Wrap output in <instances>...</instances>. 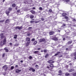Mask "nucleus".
<instances>
[{"mask_svg": "<svg viewBox=\"0 0 76 76\" xmlns=\"http://www.w3.org/2000/svg\"><path fill=\"white\" fill-rule=\"evenodd\" d=\"M6 42V38H5L4 40H2V41L0 42V45H1L2 46L3 45V44H5Z\"/></svg>", "mask_w": 76, "mask_h": 76, "instance_id": "nucleus-1", "label": "nucleus"}, {"mask_svg": "<svg viewBox=\"0 0 76 76\" xmlns=\"http://www.w3.org/2000/svg\"><path fill=\"white\" fill-rule=\"evenodd\" d=\"M15 29H18L19 30L22 29V26H21L20 27H19V26L16 27L15 28Z\"/></svg>", "mask_w": 76, "mask_h": 76, "instance_id": "nucleus-2", "label": "nucleus"}, {"mask_svg": "<svg viewBox=\"0 0 76 76\" xmlns=\"http://www.w3.org/2000/svg\"><path fill=\"white\" fill-rule=\"evenodd\" d=\"M29 70H30V71H31L32 70V72H34L35 71V70L33 68H31L29 69Z\"/></svg>", "mask_w": 76, "mask_h": 76, "instance_id": "nucleus-3", "label": "nucleus"}, {"mask_svg": "<svg viewBox=\"0 0 76 76\" xmlns=\"http://www.w3.org/2000/svg\"><path fill=\"white\" fill-rule=\"evenodd\" d=\"M16 73H19L21 72V70H19V69H17L15 70Z\"/></svg>", "mask_w": 76, "mask_h": 76, "instance_id": "nucleus-4", "label": "nucleus"}, {"mask_svg": "<svg viewBox=\"0 0 76 76\" xmlns=\"http://www.w3.org/2000/svg\"><path fill=\"white\" fill-rule=\"evenodd\" d=\"M0 36L1 39H3V38H4V35H3V33L1 34Z\"/></svg>", "mask_w": 76, "mask_h": 76, "instance_id": "nucleus-5", "label": "nucleus"}, {"mask_svg": "<svg viewBox=\"0 0 76 76\" xmlns=\"http://www.w3.org/2000/svg\"><path fill=\"white\" fill-rule=\"evenodd\" d=\"M53 40H54V41H57L58 40V39L56 37H53L52 38Z\"/></svg>", "mask_w": 76, "mask_h": 76, "instance_id": "nucleus-6", "label": "nucleus"}, {"mask_svg": "<svg viewBox=\"0 0 76 76\" xmlns=\"http://www.w3.org/2000/svg\"><path fill=\"white\" fill-rule=\"evenodd\" d=\"M65 1L66 2V4L68 3V4H70L69 3H70V0H65Z\"/></svg>", "mask_w": 76, "mask_h": 76, "instance_id": "nucleus-7", "label": "nucleus"}, {"mask_svg": "<svg viewBox=\"0 0 76 76\" xmlns=\"http://www.w3.org/2000/svg\"><path fill=\"white\" fill-rule=\"evenodd\" d=\"M48 62L49 63L52 64L54 62L52 60H50L48 61Z\"/></svg>", "mask_w": 76, "mask_h": 76, "instance_id": "nucleus-8", "label": "nucleus"}, {"mask_svg": "<svg viewBox=\"0 0 76 76\" xmlns=\"http://www.w3.org/2000/svg\"><path fill=\"white\" fill-rule=\"evenodd\" d=\"M30 12H31L32 14H35V12L34 10H32L30 11Z\"/></svg>", "mask_w": 76, "mask_h": 76, "instance_id": "nucleus-9", "label": "nucleus"}, {"mask_svg": "<svg viewBox=\"0 0 76 76\" xmlns=\"http://www.w3.org/2000/svg\"><path fill=\"white\" fill-rule=\"evenodd\" d=\"M54 33V31H50L49 33V34L50 35H53V34Z\"/></svg>", "mask_w": 76, "mask_h": 76, "instance_id": "nucleus-10", "label": "nucleus"}, {"mask_svg": "<svg viewBox=\"0 0 76 76\" xmlns=\"http://www.w3.org/2000/svg\"><path fill=\"white\" fill-rule=\"evenodd\" d=\"M44 41H45V39H40L39 42H42Z\"/></svg>", "mask_w": 76, "mask_h": 76, "instance_id": "nucleus-11", "label": "nucleus"}, {"mask_svg": "<svg viewBox=\"0 0 76 76\" xmlns=\"http://www.w3.org/2000/svg\"><path fill=\"white\" fill-rule=\"evenodd\" d=\"M38 53H39V51H35L34 52V53L36 54H38Z\"/></svg>", "mask_w": 76, "mask_h": 76, "instance_id": "nucleus-12", "label": "nucleus"}, {"mask_svg": "<svg viewBox=\"0 0 76 76\" xmlns=\"http://www.w3.org/2000/svg\"><path fill=\"white\" fill-rule=\"evenodd\" d=\"M66 15H67V14L66 13H64L62 14V16H66Z\"/></svg>", "mask_w": 76, "mask_h": 76, "instance_id": "nucleus-13", "label": "nucleus"}, {"mask_svg": "<svg viewBox=\"0 0 76 76\" xmlns=\"http://www.w3.org/2000/svg\"><path fill=\"white\" fill-rule=\"evenodd\" d=\"M30 43V41L27 42V43L26 44V46H28L29 44Z\"/></svg>", "mask_w": 76, "mask_h": 76, "instance_id": "nucleus-14", "label": "nucleus"}, {"mask_svg": "<svg viewBox=\"0 0 76 76\" xmlns=\"http://www.w3.org/2000/svg\"><path fill=\"white\" fill-rule=\"evenodd\" d=\"M17 37H18V35H14V38H15V39H16V38H17Z\"/></svg>", "mask_w": 76, "mask_h": 76, "instance_id": "nucleus-15", "label": "nucleus"}, {"mask_svg": "<svg viewBox=\"0 0 76 76\" xmlns=\"http://www.w3.org/2000/svg\"><path fill=\"white\" fill-rule=\"evenodd\" d=\"M37 41H35L33 43V45H36V44H37Z\"/></svg>", "mask_w": 76, "mask_h": 76, "instance_id": "nucleus-16", "label": "nucleus"}, {"mask_svg": "<svg viewBox=\"0 0 76 76\" xmlns=\"http://www.w3.org/2000/svg\"><path fill=\"white\" fill-rule=\"evenodd\" d=\"M73 71H74V69H72L69 70V72H72Z\"/></svg>", "mask_w": 76, "mask_h": 76, "instance_id": "nucleus-17", "label": "nucleus"}, {"mask_svg": "<svg viewBox=\"0 0 76 76\" xmlns=\"http://www.w3.org/2000/svg\"><path fill=\"white\" fill-rule=\"evenodd\" d=\"M12 7H14L16 6V4H13L12 5Z\"/></svg>", "mask_w": 76, "mask_h": 76, "instance_id": "nucleus-18", "label": "nucleus"}, {"mask_svg": "<svg viewBox=\"0 0 76 76\" xmlns=\"http://www.w3.org/2000/svg\"><path fill=\"white\" fill-rule=\"evenodd\" d=\"M4 50H5L6 52H8V51H9V50H8V49H6V48H4Z\"/></svg>", "mask_w": 76, "mask_h": 76, "instance_id": "nucleus-19", "label": "nucleus"}, {"mask_svg": "<svg viewBox=\"0 0 76 76\" xmlns=\"http://www.w3.org/2000/svg\"><path fill=\"white\" fill-rule=\"evenodd\" d=\"M48 54H46V56H45V58H47V57H48L49 56Z\"/></svg>", "mask_w": 76, "mask_h": 76, "instance_id": "nucleus-20", "label": "nucleus"}, {"mask_svg": "<svg viewBox=\"0 0 76 76\" xmlns=\"http://www.w3.org/2000/svg\"><path fill=\"white\" fill-rule=\"evenodd\" d=\"M72 41H69L68 42V44H72Z\"/></svg>", "mask_w": 76, "mask_h": 76, "instance_id": "nucleus-21", "label": "nucleus"}, {"mask_svg": "<svg viewBox=\"0 0 76 76\" xmlns=\"http://www.w3.org/2000/svg\"><path fill=\"white\" fill-rule=\"evenodd\" d=\"M27 41H29L31 40L30 39V38H26Z\"/></svg>", "mask_w": 76, "mask_h": 76, "instance_id": "nucleus-22", "label": "nucleus"}, {"mask_svg": "<svg viewBox=\"0 0 76 76\" xmlns=\"http://www.w3.org/2000/svg\"><path fill=\"white\" fill-rule=\"evenodd\" d=\"M59 53H60V52H57V53H56L54 55V56H57V55H58V54H59Z\"/></svg>", "mask_w": 76, "mask_h": 76, "instance_id": "nucleus-23", "label": "nucleus"}, {"mask_svg": "<svg viewBox=\"0 0 76 76\" xmlns=\"http://www.w3.org/2000/svg\"><path fill=\"white\" fill-rule=\"evenodd\" d=\"M32 57L31 56H30L29 57V60H32Z\"/></svg>", "mask_w": 76, "mask_h": 76, "instance_id": "nucleus-24", "label": "nucleus"}, {"mask_svg": "<svg viewBox=\"0 0 76 76\" xmlns=\"http://www.w3.org/2000/svg\"><path fill=\"white\" fill-rule=\"evenodd\" d=\"M70 75V74L69 73H66L65 74L66 76H69Z\"/></svg>", "mask_w": 76, "mask_h": 76, "instance_id": "nucleus-25", "label": "nucleus"}, {"mask_svg": "<svg viewBox=\"0 0 76 76\" xmlns=\"http://www.w3.org/2000/svg\"><path fill=\"white\" fill-rule=\"evenodd\" d=\"M9 13H10V11H6V14H9Z\"/></svg>", "mask_w": 76, "mask_h": 76, "instance_id": "nucleus-26", "label": "nucleus"}, {"mask_svg": "<svg viewBox=\"0 0 76 76\" xmlns=\"http://www.w3.org/2000/svg\"><path fill=\"white\" fill-rule=\"evenodd\" d=\"M30 18L31 19H33V18H34V15H31L30 16Z\"/></svg>", "mask_w": 76, "mask_h": 76, "instance_id": "nucleus-27", "label": "nucleus"}, {"mask_svg": "<svg viewBox=\"0 0 76 76\" xmlns=\"http://www.w3.org/2000/svg\"><path fill=\"white\" fill-rule=\"evenodd\" d=\"M10 22L9 20L8 19L6 20V23H8V22Z\"/></svg>", "mask_w": 76, "mask_h": 76, "instance_id": "nucleus-28", "label": "nucleus"}, {"mask_svg": "<svg viewBox=\"0 0 76 76\" xmlns=\"http://www.w3.org/2000/svg\"><path fill=\"white\" fill-rule=\"evenodd\" d=\"M39 10H42V8L41 7H40L39 8Z\"/></svg>", "mask_w": 76, "mask_h": 76, "instance_id": "nucleus-29", "label": "nucleus"}, {"mask_svg": "<svg viewBox=\"0 0 76 76\" xmlns=\"http://www.w3.org/2000/svg\"><path fill=\"white\" fill-rule=\"evenodd\" d=\"M35 40V38H33L31 39V41H34Z\"/></svg>", "mask_w": 76, "mask_h": 76, "instance_id": "nucleus-30", "label": "nucleus"}, {"mask_svg": "<svg viewBox=\"0 0 76 76\" xmlns=\"http://www.w3.org/2000/svg\"><path fill=\"white\" fill-rule=\"evenodd\" d=\"M2 68H6V65H5V66H3L2 67Z\"/></svg>", "mask_w": 76, "mask_h": 76, "instance_id": "nucleus-31", "label": "nucleus"}, {"mask_svg": "<svg viewBox=\"0 0 76 76\" xmlns=\"http://www.w3.org/2000/svg\"><path fill=\"white\" fill-rule=\"evenodd\" d=\"M50 67H53V65L51 64L50 65Z\"/></svg>", "mask_w": 76, "mask_h": 76, "instance_id": "nucleus-32", "label": "nucleus"}, {"mask_svg": "<svg viewBox=\"0 0 76 76\" xmlns=\"http://www.w3.org/2000/svg\"><path fill=\"white\" fill-rule=\"evenodd\" d=\"M13 69H14V66H12L11 67V70H13Z\"/></svg>", "mask_w": 76, "mask_h": 76, "instance_id": "nucleus-33", "label": "nucleus"}, {"mask_svg": "<svg viewBox=\"0 0 76 76\" xmlns=\"http://www.w3.org/2000/svg\"><path fill=\"white\" fill-rule=\"evenodd\" d=\"M73 75L74 76H76V73H74L73 74Z\"/></svg>", "mask_w": 76, "mask_h": 76, "instance_id": "nucleus-34", "label": "nucleus"}, {"mask_svg": "<svg viewBox=\"0 0 76 76\" xmlns=\"http://www.w3.org/2000/svg\"><path fill=\"white\" fill-rule=\"evenodd\" d=\"M41 19L42 21H44V18H41Z\"/></svg>", "mask_w": 76, "mask_h": 76, "instance_id": "nucleus-35", "label": "nucleus"}, {"mask_svg": "<svg viewBox=\"0 0 76 76\" xmlns=\"http://www.w3.org/2000/svg\"><path fill=\"white\" fill-rule=\"evenodd\" d=\"M4 20H1L0 21V22H4Z\"/></svg>", "mask_w": 76, "mask_h": 76, "instance_id": "nucleus-36", "label": "nucleus"}, {"mask_svg": "<svg viewBox=\"0 0 76 76\" xmlns=\"http://www.w3.org/2000/svg\"><path fill=\"white\" fill-rule=\"evenodd\" d=\"M39 21H35V23H39Z\"/></svg>", "mask_w": 76, "mask_h": 76, "instance_id": "nucleus-37", "label": "nucleus"}, {"mask_svg": "<svg viewBox=\"0 0 76 76\" xmlns=\"http://www.w3.org/2000/svg\"><path fill=\"white\" fill-rule=\"evenodd\" d=\"M30 33H28V34H27V36H30Z\"/></svg>", "mask_w": 76, "mask_h": 76, "instance_id": "nucleus-38", "label": "nucleus"}, {"mask_svg": "<svg viewBox=\"0 0 76 76\" xmlns=\"http://www.w3.org/2000/svg\"><path fill=\"white\" fill-rule=\"evenodd\" d=\"M32 29V27H29L28 28L29 30H30V29Z\"/></svg>", "mask_w": 76, "mask_h": 76, "instance_id": "nucleus-39", "label": "nucleus"}, {"mask_svg": "<svg viewBox=\"0 0 76 76\" xmlns=\"http://www.w3.org/2000/svg\"><path fill=\"white\" fill-rule=\"evenodd\" d=\"M65 19H68V17L67 16H66L64 17Z\"/></svg>", "mask_w": 76, "mask_h": 76, "instance_id": "nucleus-40", "label": "nucleus"}, {"mask_svg": "<svg viewBox=\"0 0 76 76\" xmlns=\"http://www.w3.org/2000/svg\"><path fill=\"white\" fill-rule=\"evenodd\" d=\"M74 56H76V52L75 53H74Z\"/></svg>", "mask_w": 76, "mask_h": 76, "instance_id": "nucleus-41", "label": "nucleus"}, {"mask_svg": "<svg viewBox=\"0 0 76 76\" xmlns=\"http://www.w3.org/2000/svg\"><path fill=\"white\" fill-rule=\"evenodd\" d=\"M9 10H12V8L10 7L9 9Z\"/></svg>", "mask_w": 76, "mask_h": 76, "instance_id": "nucleus-42", "label": "nucleus"}, {"mask_svg": "<svg viewBox=\"0 0 76 76\" xmlns=\"http://www.w3.org/2000/svg\"><path fill=\"white\" fill-rule=\"evenodd\" d=\"M61 72H62V71H61V70H59V72H58L59 73H61Z\"/></svg>", "mask_w": 76, "mask_h": 76, "instance_id": "nucleus-43", "label": "nucleus"}, {"mask_svg": "<svg viewBox=\"0 0 76 76\" xmlns=\"http://www.w3.org/2000/svg\"><path fill=\"white\" fill-rule=\"evenodd\" d=\"M49 12H52V10L51 9H50L49 10Z\"/></svg>", "mask_w": 76, "mask_h": 76, "instance_id": "nucleus-44", "label": "nucleus"}, {"mask_svg": "<svg viewBox=\"0 0 76 76\" xmlns=\"http://www.w3.org/2000/svg\"><path fill=\"white\" fill-rule=\"evenodd\" d=\"M10 45H12V43L11 42H10Z\"/></svg>", "mask_w": 76, "mask_h": 76, "instance_id": "nucleus-45", "label": "nucleus"}, {"mask_svg": "<svg viewBox=\"0 0 76 76\" xmlns=\"http://www.w3.org/2000/svg\"><path fill=\"white\" fill-rule=\"evenodd\" d=\"M44 53H46L47 52V50H44Z\"/></svg>", "mask_w": 76, "mask_h": 76, "instance_id": "nucleus-46", "label": "nucleus"}, {"mask_svg": "<svg viewBox=\"0 0 76 76\" xmlns=\"http://www.w3.org/2000/svg\"><path fill=\"white\" fill-rule=\"evenodd\" d=\"M20 12V10H17V12H18V13H19V12Z\"/></svg>", "mask_w": 76, "mask_h": 76, "instance_id": "nucleus-47", "label": "nucleus"}, {"mask_svg": "<svg viewBox=\"0 0 76 76\" xmlns=\"http://www.w3.org/2000/svg\"><path fill=\"white\" fill-rule=\"evenodd\" d=\"M35 67H38V65H36L35 66Z\"/></svg>", "mask_w": 76, "mask_h": 76, "instance_id": "nucleus-48", "label": "nucleus"}, {"mask_svg": "<svg viewBox=\"0 0 76 76\" xmlns=\"http://www.w3.org/2000/svg\"><path fill=\"white\" fill-rule=\"evenodd\" d=\"M73 21H74L75 22L76 21V19H73Z\"/></svg>", "mask_w": 76, "mask_h": 76, "instance_id": "nucleus-49", "label": "nucleus"}, {"mask_svg": "<svg viewBox=\"0 0 76 76\" xmlns=\"http://www.w3.org/2000/svg\"><path fill=\"white\" fill-rule=\"evenodd\" d=\"M4 57V54H3L2 55V57Z\"/></svg>", "mask_w": 76, "mask_h": 76, "instance_id": "nucleus-50", "label": "nucleus"}, {"mask_svg": "<svg viewBox=\"0 0 76 76\" xmlns=\"http://www.w3.org/2000/svg\"><path fill=\"white\" fill-rule=\"evenodd\" d=\"M66 68H68L69 66H68V65H66Z\"/></svg>", "mask_w": 76, "mask_h": 76, "instance_id": "nucleus-51", "label": "nucleus"}, {"mask_svg": "<svg viewBox=\"0 0 76 76\" xmlns=\"http://www.w3.org/2000/svg\"><path fill=\"white\" fill-rule=\"evenodd\" d=\"M58 32H60V30H58Z\"/></svg>", "mask_w": 76, "mask_h": 76, "instance_id": "nucleus-52", "label": "nucleus"}, {"mask_svg": "<svg viewBox=\"0 0 76 76\" xmlns=\"http://www.w3.org/2000/svg\"><path fill=\"white\" fill-rule=\"evenodd\" d=\"M33 22H34V21H30L31 23H33Z\"/></svg>", "mask_w": 76, "mask_h": 76, "instance_id": "nucleus-53", "label": "nucleus"}, {"mask_svg": "<svg viewBox=\"0 0 76 76\" xmlns=\"http://www.w3.org/2000/svg\"><path fill=\"white\" fill-rule=\"evenodd\" d=\"M64 26H66V25L65 24H63V25Z\"/></svg>", "mask_w": 76, "mask_h": 76, "instance_id": "nucleus-54", "label": "nucleus"}, {"mask_svg": "<svg viewBox=\"0 0 76 76\" xmlns=\"http://www.w3.org/2000/svg\"><path fill=\"white\" fill-rule=\"evenodd\" d=\"M18 67V65H16L15 66V67Z\"/></svg>", "mask_w": 76, "mask_h": 76, "instance_id": "nucleus-55", "label": "nucleus"}, {"mask_svg": "<svg viewBox=\"0 0 76 76\" xmlns=\"http://www.w3.org/2000/svg\"><path fill=\"white\" fill-rule=\"evenodd\" d=\"M35 9V7H33V10H34V9Z\"/></svg>", "mask_w": 76, "mask_h": 76, "instance_id": "nucleus-56", "label": "nucleus"}, {"mask_svg": "<svg viewBox=\"0 0 76 76\" xmlns=\"http://www.w3.org/2000/svg\"><path fill=\"white\" fill-rule=\"evenodd\" d=\"M69 65H70V66H72V63H70Z\"/></svg>", "mask_w": 76, "mask_h": 76, "instance_id": "nucleus-57", "label": "nucleus"}, {"mask_svg": "<svg viewBox=\"0 0 76 76\" xmlns=\"http://www.w3.org/2000/svg\"><path fill=\"white\" fill-rule=\"evenodd\" d=\"M20 62L21 63H23V61H22V60L21 61H20Z\"/></svg>", "mask_w": 76, "mask_h": 76, "instance_id": "nucleus-58", "label": "nucleus"}, {"mask_svg": "<svg viewBox=\"0 0 76 76\" xmlns=\"http://www.w3.org/2000/svg\"><path fill=\"white\" fill-rule=\"evenodd\" d=\"M47 68H48V69H50V67H49V66H47Z\"/></svg>", "mask_w": 76, "mask_h": 76, "instance_id": "nucleus-59", "label": "nucleus"}, {"mask_svg": "<svg viewBox=\"0 0 76 76\" xmlns=\"http://www.w3.org/2000/svg\"><path fill=\"white\" fill-rule=\"evenodd\" d=\"M40 49H41V48H39L38 49V50H40Z\"/></svg>", "mask_w": 76, "mask_h": 76, "instance_id": "nucleus-60", "label": "nucleus"}, {"mask_svg": "<svg viewBox=\"0 0 76 76\" xmlns=\"http://www.w3.org/2000/svg\"><path fill=\"white\" fill-rule=\"evenodd\" d=\"M62 57V55H61L59 56V57Z\"/></svg>", "mask_w": 76, "mask_h": 76, "instance_id": "nucleus-61", "label": "nucleus"}, {"mask_svg": "<svg viewBox=\"0 0 76 76\" xmlns=\"http://www.w3.org/2000/svg\"><path fill=\"white\" fill-rule=\"evenodd\" d=\"M68 50V48H66V50Z\"/></svg>", "mask_w": 76, "mask_h": 76, "instance_id": "nucleus-62", "label": "nucleus"}, {"mask_svg": "<svg viewBox=\"0 0 76 76\" xmlns=\"http://www.w3.org/2000/svg\"><path fill=\"white\" fill-rule=\"evenodd\" d=\"M63 40H65V38H64L63 39Z\"/></svg>", "mask_w": 76, "mask_h": 76, "instance_id": "nucleus-63", "label": "nucleus"}, {"mask_svg": "<svg viewBox=\"0 0 76 76\" xmlns=\"http://www.w3.org/2000/svg\"><path fill=\"white\" fill-rule=\"evenodd\" d=\"M15 9H16V10H17V9H18V8L16 7V8H15Z\"/></svg>", "mask_w": 76, "mask_h": 76, "instance_id": "nucleus-64", "label": "nucleus"}]
</instances>
